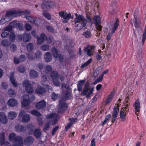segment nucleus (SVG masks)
<instances>
[{
    "instance_id": "nucleus-1",
    "label": "nucleus",
    "mask_w": 146,
    "mask_h": 146,
    "mask_svg": "<svg viewBox=\"0 0 146 146\" xmlns=\"http://www.w3.org/2000/svg\"><path fill=\"white\" fill-rule=\"evenodd\" d=\"M75 15L76 18L74 19V23L75 24L79 23L75 26L76 27H79V29H78L77 31H78L82 30L86 26L87 21V19L82 15H78L76 13Z\"/></svg>"
},
{
    "instance_id": "nucleus-2",
    "label": "nucleus",
    "mask_w": 146,
    "mask_h": 146,
    "mask_svg": "<svg viewBox=\"0 0 146 146\" xmlns=\"http://www.w3.org/2000/svg\"><path fill=\"white\" fill-rule=\"evenodd\" d=\"M23 99L22 102V105L24 107H27L29 105L31 101H33L35 99L34 95L25 94L23 96Z\"/></svg>"
},
{
    "instance_id": "nucleus-3",
    "label": "nucleus",
    "mask_w": 146,
    "mask_h": 146,
    "mask_svg": "<svg viewBox=\"0 0 146 146\" xmlns=\"http://www.w3.org/2000/svg\"><path fill=\"white\" fill-rule=\"evenodd\" d=\"M31 35L28 33H25L22 35H18L17 39L20 41L22 40L25 42H26L29 41L31 39Z\"/></svg>"
},
{
    "instance_id": "nucleus-4",
    "label": "nucleus",
    "mask_w": 146,
    "mask_h": 146,
    "mask_svg": "<svg viewBox=\"0 0 146 146\" xmlns=\"http://www.w3.org/2000/svg\"><path fill=\"white\" fill-rule=\"evenodd\" d=\"M23 139L21 136H18L16 137L13 141L14 146H23ZM8 145L5 146H10L9 144L10 143H7Z\"/></svg>"
},
{
    "instance_id": "nucleus-5",
    "label": "nucleus",
    "mask_w": 146,
    "mask_h": 146,
    "mask_svg": "<svg viewBox=\"0 0 146 146\" xmlns=\"http://www.w3.org/2000/svg\"><path fill=\"white\" fill-rule=\"evenodd\" d=\"M94 23L96 25V29L99 31H102V27L101 25V19L99 15L95 16L93 18Z\"/></svg>"
},
{
    "instance_id": "nucleus-6",
    "label": "nucleus",
    "mask_w": 146,
    "mask_h": 146,
    "mask_svg": "<svg viewBox=\"0 0 146 146\" xmlns=\"http://www.w3.org/2000/svg\"><path fill=\"white\" fill-rule=\"evenodd\" d=\"M22 13L21 12H19L15 10L12 11H7L5 15V18L7 19H9L12 16H18L21 15Z\"/></svg>"
},
{
    "instance_id": "nucleus-7",
    "label": "nucleus",
    "mask_w": 146,
    "mask_h": 146,
    "mask_svg": "<svg viewBox=\"0 0 146 146\" xmlns=\"http://www.w3.org/2000/svg\"><path fill=\"white\" fill-rule=\"evenodd\" d=\"M23 85L26 88V90L28 93H32L33 91V88L29 80H25L23 82Z\"/></svg>"
},
{
    "instance_id": "nucleus-8",
    "label": "nucleus",
    "mask_w": 146,
    "mask_h": 146,
    "mask_svg": "<svg viewBox=\"0 0 146 146\" xmlns=\"http://www.w3.org/2000/svg\"><path fill=\"white\" fill-rule=\"evenodd\" d=\"M59 104L60 108L58 110L59 113H63L67 109L68 107V104H66L65 101L64 100H60L59 101Z\"/></svg>"
},
{
    "instance_id": "nucleus-9",
    "label": "nucleus",
    "mask_w": 146,
    "mask_h": 146,
    "mask_svg": "<svg viewBox=\"0 0 146 146\" xmlns=\"http://www.w3.org/2000/svg\"><path fill=\"white\" fill-rule=\"evenodd\" d=\"M19 117H22V121L24 123H27L29 121L30 119V117L29 115L25 113L23 111H21L19 115Z\"/></svg>"
},
{
    "instance_id": "nucleus-10",
    "label": "nucleus",
    "mask_w": 146,
    "mask_h": 146,
    "mask_svg": "<svg viewBox=\"0 0 146 146\" xmlns=\"http://www.w3.org/2000/svg\"><path fill=\"white\" fill-rule=\"evenodd\" d=\"M52 4L50 0H44L41 5V7L44 10L49 9L51 8Z\"/></svg>"
},
{
    "instance_id": "nucleus-11",
    "label": "nucleus",
    "mask_w": 146,
    "mask_h": 146,
    "mask_svg": "<svg viewBox=\"0 0 146 146\" xmlns=\"http://www.w3.org/2000/svg\"><path fill=\"white\" fill-rule=\"evenodd\" d=\"M118 105H117V107L115 106L113 108V110L112 114V118L111 121L113 124L115 121L116 118L118 115V113L119 111V108Z\"/></svg>"
},
{
    "instance_id": "nucleus-12",
    "label": "nucleus",
    "mask_w": 146,
    "mask_h": 146,
    "mask_svg": "<svg viewBox=\"0 0 146 146\" xmlns=\"http://www.w3.org/2000/svg\"><path fill=\"white\" fill-rule=\"evenodd\" d=\"M119 19H116L115 22L114 24L113 27L112 29L111 33H109L107 36V39L108 40L110 39L112 34L115 32V30L117 29L119 25Z\"/></svg>"
},
{
    "instance_id": "nucleus-13",
    "label": "nucleus",
    "mask_w": 146,
    "mask_h": 146,
    "mask_svg": "<svg viewBox=\"0 0 146 146\" xmlns=\"http://www.w3.org/2000/svg\"><path fill=\"white\" fill-rule=\"evenodd\" d=\"M35 141L34 139L32 136H29L24 140V144L27 146H29L32 145Z\"/></svg>"
},
{
    "instance_id": "nucleus-14",
    "label": "nucleus",
    "mask_w": 146,
    "mask_h": 146,
    "mask_svg": "<svg viewBox=\"0 0 146 146\" xmlns=\"http://www.w3.org/2000/svg\"><path fill=\"white\" fill-rule=\"evenodd\" d=\"M47 39V37L43 33H41L40 36L37 38L38 44L39 45L42 44Z\"/></svg>"
},
{
    "instance_id": "nucleus-15",
    "label": "nucleus",
    "mask_w": 146,
    "mask_h": 146,
    "mask_svg": "<svg viewBox=\"0 0 146 146\" xmlns=\"http://www.w3.org/2000/svg\"><path fill=\"white\" fill-rule=\"evenodd\" d=\"M46 105V103L44 100H41L36 104V107L38 109H42Z\"/></svg>"
},
{
    "instance_id": "nucleus-16",
    "label": "nucleus",
    "mask_w": 146,
    "mask_h": 146,
    "mask_svg": "<svg viewBox=\"0 0 146 146\" xmlns=\"http://www.w3.org/2000/svg\"><path fill=\"white\" fill-rule=\"evenodd\" d=\"M52 58V53L48 52H46L44 56V58L45 61L47 62H50Z\"/></svg>"
},
{
    "instance_id": "nucleus-17",
    "label": "nucleus",
    "mask_w": 146,
    "mask_h": 146,
    "mask_svg": "<svg viewBox=\"0 0 146 146\" xmlns=\"http://www.w3.org/2000/svg\"><path fill=\"white\" fill-rule=\"evenodd\" d=\"M133 106L135 109V114L137 115V112H139V109L140 108V103L138 99L133 104Z\"/></svg>"
},
{
    "instance_id": "nucleus-18",
    "label": "nucleus",
    "mask_w": 146,
    "mask_h": 146,
    "mask_svg": "<svg viewBox=\"0 0 146 146\" xmlns=\"http://www.w3.org/2000/svg\"><path fill=\"white\" fill-rule=\"evenodd\" d=\"M115 93V91L114 90L112 91L111 94L109 95L107 98L105 102L106 104L107 105L112 100Z\"/></svg>"
},
{
    "instance_id": "nucleus-19",
    "label": "nucleus",
    "mask_w": 146,
    "mask_h": 146,
    "mask_svg": "<svg viewBox=\"0 0 146 146\" xmlns=\"http://www.w3.org/2000/svg\"><path fill=\"white\" fill-rule=\"evenodd\" d=\"M18 104L17 101L14 99H11L7 102L8 105L10 106L13 107L16 106Z\"/></svg>"
},
{
    "instance_id": "nucleus-20",
    "label": "nucleus",
    "mask_w": 146,
    "mask_h": 146,
    "mask_svg": "<svg viewBox=\"0 0 146 146\" xmlns=\"http://www.w3.org/2000/svg\"><path fill=\"white\" fill-rule=\"evenodd\" d=\"M25 18L29 22L33 23L35 25H38V19L30 16L26 15Z\"/></svg>"
},
{
    "instance_id": "nucleus-21",
    "label": "nucleus",
    "mask_w": 146,
    "mask_h": 146,
    "mask_svg": "<svg viewBox=\"0 0 146 146\" xmlns=\"http://www.w3.org/2000/svg\"><path fill=\"white\" fill-rule=\"evenodd\" d=\"M86 80L84 79L78 82L77 85V90L79 92L82 91V86L84 84Z\"/></svg>"
},
{
    "instance_id": "nucleus-22",
    "label": "nucleus",
    "mask_w": 146,
    "mask_h": 146,
    "mask_svg": "<svg viewBox=\"0 0 146 146\" xmlns=\"http://www.w3.org/2000/svg\"><path fill=\"white\" fill-rule=\"evenodd\" d=\"M46 91L45 89L41 86H39L37 87L35 90L36 92L38 94H43Z\"/></svg>"
},
{
    "instance_id": "nucleus-23",
    "label": "nucleus",
    "mask_w": 146,
    "mask_h": 146,
    "mask_svg": "<svg viewBox=\"0 0 146 146\" xmlns=\"http://www.w3.org/2000/svg\"><path fill=\"white\" fill-rule=\"evenodd\" d=\"M16 131L19 132H24L25 131V128L23 125H16L15 127Z\"/></svg>"
},
{
    "instance_id": "nucleus-24",
    "label": "nucleus",
    "mask_w": 146,
    "mask_h": 146,
    "mask_svg": "<svg viewBox=\"0 0 146 146\" xmlns=\"http://www.w3.org/2000/svg\"><path fill=\"white\" fill-rule=\"evenodd\" d=\"M33 134L36 138L38 139L40 138L41 135V133L40 129H35Z\"/></svg>"
},
{
    "instance_id": "nucleus-25",
    "label": "nucleus",
    "mask_w": 146,
    "mask_h": 146,
    "mask_svg": "<svg viewBox=\"0 0 146 146\" xmlns=\"http://www.w3.org/2000/svg\"><path fill=\"white\" fill-rule=\"evenodd\" d=\"M50 76L53 79H56L58 76L59 74L57 71H53L50 73Z\"/></svg>"
},
{
    "instance_id": "nucleus-26",
    "label": "nucleus",
    "mask_w": 146,
    "mask_h": 146,
    "mask_svg": "<svg viewBox=\"0 0 146 146\" xmlns=\"http://www.w3.org/2000/svg\"><path fill=\"white\" fill-rule=\"evenodd\" d=\"M29 75L31 77L34 78H35L38 76V74L37 72L34 70H31L30 71Z\"/></svg>"
},
{
    "instance_id": "nucleus-27",
    "label": "nucleus",
    "mask_w": 146,
    "mask_h": 146,
    "mask_svg": "<svg viewBox=\"0 0 146 146\" xmlns=\"http://www.w3.org/2000/svg\"><path fill=\"white\" fill-rule=\"evenodd\" d=\"M51 52L52 53L54 57V58H57L58 57V51L54 46L52 48Z\"/></svg>"
},
{
    "instance_id": "nucleus-28",
    "label": "nucleus",
    "mask_w": 146,
    "mask_h": 146,
    "mask_svg": "<svg viewBox=\"0 0 146 146\" xmlns=\"http://www.w3.org/2000/svg\"><path fill=\"white\" fill-rule=\"evenodd\" d=\"M17 115L16 113L13 111H11L9 113L8 118L10 119H13L15 118Z\"/></svg>"
},
{
    "instance_id": "nucleus-29",
    "label": "nucleus",
    "mask_w": 146,
    "mask_h": 146,
    "mask_svg": "<svg viewBox=\"0 0 146 146\" xmlns=\"http://www.w3.org/2000/svg\"><path fill=\"white\" fill-rule=\"evenodd\" d=\"M5 135L3 133H2L0 136V145H3L5 143Z\"/></svg>"
},
{
    "instance_id": "nucleus-30",
    "label": "nucleus",
    "mask_w": 146,
    "mask_h": 146,
    "mask_svg": "<svg viewBox=\"0 0 146 146\" xmlns=\"http://www.w3.org/2000/svg\"><path fill=\"white\" fill-rule=\"evenodd\" d=\"M126 113L123 112V111L121 110L120 112V118L122 121H124L126 120L125 116Z\"/></svg>"
},
{
    "instance_id": "nucleus-31",
    "label": "nucleus",
    "mask_w": 146,
    "mask_h": 146,
    "mask_svg": "<svg viewBox=\"0 0 146 146\" xmlns=\"http://www.w3.org/2000/svg\"><path fill=\"white\" fill-rule=\"evenodd\" d=\"M83 36L86 38H90L92 35L90 31L87 30L83 34Z\"/></svg>"
},
{
    "instance_id": "nucleus-32",
    "label": "nucleus",
    "mask_w": 146,
    "mask_h": 146,
    "mask_svg": "<svg viewBox=\"0 0 146 146\" xmlns=\"http://www.w3.org/2000/svg\"><path fill=\"white\" fill-rule=\"evenodd\" d=\"M57 117V116L56 113H51L49 114H47L46 117L48 119H54Z\"/></svg>"
},
{
    "instance_id": "nucleus-33",
    "label": "nucleus",
    "mask_w": 146,
    "mask_h": 146,
    "mask_svg": "<svg viewBox=\"0 0 146 146\" xmlns=\"http://www.w3.org/2000/svg\"><path fill=\"white\" fill-rule=\"evenodd\" d=\"M9 32H7V31H5V30H4V31L2 33L1 36L2 38H6L9 36Z\"/></svg>"
},
{
    "instance_id": "nucleus-34",
    "label": "nucleus",
    "mask_w": 146,
    "mask_h": 146,
    "mask_svg": "<svg viewBox=\"0 0 146 146\" xmlns=\"http://www.w3.org/2000/svg\"><path fill=\"white\" fill-rule=\"evenodd\" d=\"M1 44L5 46H8L10 45V43L7 39L3 40L1 42Z\"/></svg>"
},
{
    "instance_id": "nucleus-35",
    "label": "nucleus",
    "mask_w": 146,
    "mask_h": 146,
    "mask_svg": "<svg viewBox=\"0 0 146 146\" xmlns=\"http://www.w3.org/2000/svg\"><path fill=\"white\" fill-rule=\"evenodd\" d=\"M28 58L30 60H32L35 59V57L34 54L32 52H30L27 54Z\"/></svg>"
},
{
    "instance_id": "nucleus-36",
    "label": "nucleus",
    "mask_w": 146,
    "mask_h": 146,
    "mask_svg": "<svg viewBox=\"0 0 146 146\" xmlns=\"http://www.w3.org/2000/svg\"><path fill=\"white\" fill-rule=\"evenodd\" d=\"M9 38L10 41L11 42H13L15 38V33L13 32H11L10 33Z\"/></svg>"
},
{
    "instance_id": "nucleus-37",
    "label": "nucleus",
    "mask_w": 146,
    "mask_h": 146,
    "mask_svg": "<svg viewBox=\"0 0 146 146\" xmlns=\"http://www.w3.org/2000/svg\"><path fill=\"white\" fill-rule=\"evenodd\" d=\"M111 117V115L109 114L107 115L105 117L104 120L102 122V125H104L107 121H109Z\"/></svg>"
},
{
    "instance_id": "nucleus-38",
    "label": "nucleus",
    "mask_w": 146,
    "mask_h": 146,
    "mask_svg": "<svg viewBox=\"0 0 146 146\" xmlns=\"http://www.w3.org/2000/svg\"><path fill=\"white\" fill-rule=\"evenodd\" d=\"M41 49L44 51L48 50L49 49V45L47 44H44L41 46Z\"/></svg>"
},
{
    "instance_id": "nucleus-39",
    "label": "nucleus",
    "mask_w": 146,
    "mask_h": 146,
    "mask_svg": "<svg viewBox=\"0 0 146 146\" xmlns=\"http://www.w3.org/2000/svg\"><path fill=\"white\" fill-rule=\"evenodd\" d=\"M16 134L14 133H11L9 136V140L10 141H13L16 137Z\"/></svg>"
},
{
    "instance_id": "nucleus-40",
    "label": "nucleus",
    "mask_w": 146,
    "mask_h": 146,
    "mask_svg": "<svg viewBox=\"0 0 146 146\" xmlns=\"http://www.w3.org/2000/svg\"><path fill=\"white\" fill-rule=\"evenodd\" d=\"M31 113L33 115H34L38 117H40L41 115L40 113L38 111L35 110H34L31 111Z\"/></svg>"
},
{
    "instance_id": "nucleus-41",
    "label": "nucleus",
    "mask_w": 146,
    "mask_h": 146,
    "mask_svg": "<svg viewBox=\"0 0 146 146\" xmlns=\"http://www.w3.org/2000/svg\"><path fill=\"white\" fill-rule=\"evenodd\" d=\"M45 69L46 73H47L50 72L52 70V67L50 65H48L46 66L45 67Z\"/></svg>"
},
{
    "instance_id": "nucleus-42",
    "label": "nucleus",
    "mask_w": 146,
    "mask_h": 146,
    "mask_svg": "<svg viewBox=\"0 0 146 146\" xmlns=\"http://www.w3.org/2000/svg\"><path fill=\"white\" fill-rule=\"evenodd\" d=\"M27 48L29 51L31 52L33 48V45L32 43H29L27 45Z\"/></svg>"
},
{
    "instance_id": "nucleus-43",
    "label": "nucleus",
    "mask_w": 146,
    "mask_h": 146,
    "mask_svg": "<svg viewBox=\"0 0 146 146\" xmlns=\"http://www.w3.org/2000/svg\"><path fill=\"white\" fill-rule=\"evenodd\" d=\"M8 94L11 97L15 96V93L13 90L11 89L9 90Z\"/></svg>"
},
{
    "instance_id": "nucleus-44",
    "label": "nucleus",
    "mask_w": 146,
    "mask_h": 146,
    "mask_svg": "<svg viewBox=\"0 0 146 146\" xmlns=\"http://www.w3.org/2000/svg\"><path fill=\"white\" fill-rule=\"evenodd\" d=\"M92 61V59L90 58L88 61L84 63V64H82L81 66V68H83L87 66Z\"/></svg>"
},
{
    "instance_id": "nucleus-45",
    "label": "nucleus",
    "mask_w": 146,
    "mask_h": 146,
    "mask_svg": "<svg viewBox=\"0 0 146 146\" xmlns=\"http://www.w3.org/2000/svg\"><path fill=\"white\" fill-rule=\"evenodd\" d=\"M10 79L11 82L12 83L14 86L15 87H16L17 86V83L16 82L13 75L11 76Z\"/></svg>"
},
{
    "instance_id": "nucleus-46",
    "label": "nucleus",
    "mask_w": 146,
    "mask_h": 146,
    "mask_svg": "<svg viewBox=\"0 0 146 146\" xmlns=\"http://www.w3.org/2000/svg\"><path fill=\"white\" fill-rule=\"evenodd\" d=\"M71 94L69 92L66 91L64 97L66 100H69L71 99Z\"/></svg>"
},
{
    "instance_id": "nucleus-47",
    "label": "nucleus",
    "mask_w": 146,
    "mask_h": 146,
    "mask_svg": "<svg viewBox=\"0 0 146 146\" xmlns=\"http://www.w3.org/2000/svg\"><path fill=\"white\" fill-rule=\"evenodd\" d=\"M25 28L27 31H30L32 29L31 26L29 24L26 23L25 26Z\"/></svg>"
},
{
    "instance_id": "nucleus-48",
    "label": "nucleus",
    "mask_w": 146,
    "mask_h": 146,
    "mask_svg": "<svg viewBox=\"0 0 146 146\" xmlns=\"http://www.w3.org/2000/svg\"><path fill=\"white\" fill-rule=\"evenodd\" d=\"M7 18H2L0 20V25H3L5 23L9 21L10 19H7Z\"/></svg>"
},
{
    "instance_id": "nucleus-49",
    "label": "nucleus",
    "mask_w": 146,
    "mask_h": 146,
    "mask_svg": "<svg viewBox=\"0 0 146 146\" xmlns=\"http://www.w3.org/2000/svg\"><path fill=\"white\" fill-rule=\"evenodd\" d=\"M146 38V25L145 26V27L144 30V32L143 35V39L142 42L143 44Z\"/></svg>"
},
{
    "instance_id": "nucleus-50",
    "label": "nucleus",
    "mask_w": 146,
    "mask_h": 146,
    "mask_svg": "<svg viewBox=\"0 0 146 146\" xmlns=\"http://www.w3.org/2000/svg\"><path fill=\"white\" fill-rule=\"evenodd\" d=\"M18 70L20 72L23 73L25 71V68L23 66H20L18 67Z\"/></svg>"
},
{
    "instance_id": "nucleus-51",
    "label": "nucleus",
    "mask_w": 146,
    "mask_h": 146,
    "mask_svg": "<svg viewBox=\"0 0 146 146\" xmlns=\"http://www.w3.org/2000/svg\"><path fill=\"white\" fill-rule=\"evenodd\" d=\"M135 21H134L135 23V27L136 28H138L139 27V23L137 21V18L136 17L134 18Z\"/></svg>"
},
{
    "instance_id": "nucleus-52",
    "label": "nucleus",
    "mask_w": 146,
    "mask_h": 146,
    "mask_svg": "<svg viewBox=\"0 0 146 146\" xmlns=\"http://www.w3.org/2000/svg\"><path fill=\"white\" fill-rule=\"evenodd\" d=\"M50 126V122H47L44 125V131H45L47 130V129L49 128Z\"/></svg>"
},
{
    "instance_id": "nucleus-53",
    "label": "nucleus",
    "mask_w": 146,
    "mask_h": 146,
    "mask_svg": "<svg viewBox=\"0 0 146 146\" xmlns=\"http://www.w3.org/2000/svg\"><path fill=\"white\" fill-rule=\"evenodd\" d=\"M0 121H1L4 124H6L7 121V117H4L2 118L1 115L0 116Z\"/></svg>"
},
{
    "instance_id": "nucleus-54",
    "label": "nucleus",
    "mask_w": 146,
    "mask_h": 146,
    "mask_svg": "<svg viewBox=\"0 0 146 146\" xmlns=\"http://www.w3.org/2000/svg\"><path fill=\"white\" fill-rule=\"evenodd\" d=\"M41 52L39 51H37L34 54L35 57L38 58H39L41 57Z\"/></svg>"
},
{
    "instance_id": "nucleus-55",
    "label": "nucleus",
    "mask_w": 146,
    "mask_h": 146,
    "mask_svg": "<svg viewBox=\"0 0 146 146\" xmlns=\"http://www.w3.org/2000/svg\"><path fill=\"white\" fill-rule=\"evenodd\" d=\"M53 84L57 86H59L60 85V81L56 79H53L52 80Z\"/></svg>"
},
{
    "instance_id": "nucleus-56",
    "label": "nucleus",
    "mask_w": 146,
    "mask_h": 146,
    "mask_svg": "<svg viewBox=\"0 0 146 146\" xmlns=\"http://www.w3.org/2000/svg\"><path fill=\"white\" fill-rule=\"evenodd\" d=\"M46 29L48 31L51 33H53L54 32V30L53 28L49 25H47L46 27Z\"/></svg>"
},
{
    "instance_id": "nucleus-57",
    "label": "nucleus",
    "mask_w": 146,
    "mask_h": 146,
    "mask_svg": "<svg viewBox=\"0 0 146 146\" xmlns=\"http://www.w3.org/2000/svg\"><path fill=\"white\" fill-rule=\"evenodd\" d=\"M43 15L48 20H50L51 19V15L49 13H43Z\"/></svg>"
},
{
    "instance_id": "nucleus-58",
    "label": "nucleus",
    "mask_w": 146,
    "mask_h": 146,
    "mask_svg": "<svg viewBox=\"0 0 146 146\" xmlns=\"http://www.w3.org/2000/svg\"><path fill=\"white\" fill-rule=\"evenodd\" d=\"M59 128L58 126H56L53 128L52 131V135L54 136L56 132L57 131Z\"/></svg>"
},
{
    "instance_id": "nucleus-59",
    "label": "nucleus",
    "mask_w": 146,
    "mask_h": 146,
    "mask_svg": "<svg viewBox=\"0 0 146 146\" xmlns=\"http://www.w3.org/2000/svg\"><path fill=\"white\" fill-rule=\"evenodd\" d=\"M58 97V94H56L55 92H53L52 94V98L53 100H56Z\"/></svg>"
},
{
    "instance_id": "nucleus-60",
    "label": "nucleus",
    "mask_w": 146,
    "mask_h": 146,
    "mask_svg": "<svg viewBox=\"0 0 146 146\" xmlns=\"http://www.w3.org/2000/svg\"><path fill=\"white\" fill-rule=\"evenodd\" d=\"M88 90H87L84 89L83 92L80 94L81 96H83L86 95L88 92Z\"/></svg>"
},
{
    "instance_id": "nucleus-61",
    "label": "nucleus",
    "mask_w": 146,
    "mask_h": 146,
    "mask_svg": "<svg viewBox=\"0 0 146 146\" xmlns=\"http://www.w3.org/2000/svg\"><path fill=\"white\" fill-rule=\"evenodd\" d=\"M20 62H23L26 60V57L25 55H21L20 56L19 58Z\"/></svg>"
},
{
    "instance_id": "nucleus-62",
    "label": "nucleus",
    "mask_w": 146,
    "mask_h": 146,
    "mask_svg": "<svg viewBox=\"0 0 146 146\" xmlns=\"http://www.w3.org/2000/svg\"><path fill=\"white\" fill-rule=\"evenodd\" d=\"M12 26H11L9 25L7 27H6L5 29L4 30L7 32H9L10 33L11 32L10 31L12 30Z\"/></svg>"
},
{
    "instance_id": "nucleus-63",
    "label": "nucleus",
    "mask_w": 146,
    "mask_h": 146,
    "mask_svg": "<svg viewBox=\"0 0 146 146\" xmlns=\"http://www.w3.org/2000/svg\"><path fill=\"white\" fill-rule=\"evenodd\" d=\"M71 17V14L70 13L67 14V13H66L64 17V19H68L69 20V19Z\"/></svg>"
},
{
    "instance_id": "nucleus-64",
    "label": "nucleus",
    "mask_w": 146,
    "mask_h": 146,
    "mask_svg": "<svg viewBox=\"0 0 146 146\" xmlns=\"http://www.w3.org/2000/svg\"><path fill=\"white\" fill-rule=\"evenodd\" d=\"M92 48H91L87 52V54L89 56H90L93 54V52L92 51Z\"/></svg>"
}]
</instances>
